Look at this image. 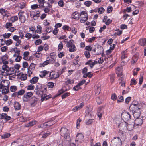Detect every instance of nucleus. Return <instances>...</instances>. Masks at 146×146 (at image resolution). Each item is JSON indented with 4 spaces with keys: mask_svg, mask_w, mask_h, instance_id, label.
<instances>
[{
    "mask_svg": "<svg viewBox=\"0 0 146 146\" xmlns=\"http://www.w3.org/2000/svg\"><path fill=\"white\" fill-rule=\"evenodd\" d=\"M63 45L62 42H60L58 45V50L60 51L63 48Z\"/></svg>",
    "mask_w": 146,
    "mask_h": 146,
    "instance_id": "nucleus-48",
    "label": "nucleus"
},
{
    "mask_svg": "<svg viewBox=\"0 0 146 146\" xmlns=\"http://www.w3.org/2000/svg\"><path fill=\"white\" fill-rule=\"evenodd\" d=\"M84 4L87 7H90L92 4V2L90 1H87L84 2Z\"/></svg>",
    "mask_w": 146,
    "mask_h": 146,
    "instance_id": "nucleus-53",
    "label": "nucleus"
},
{
    "mask_svg": "<svg viewBox=\"0 0 146 146\" xmlns=\"http://www.w3.org/2000/svg\"><path fill=\"white\" fill-rule=\"evenodd\" d=\"M143 123V119L137 118L134 121V125H141Z\"/></svg>",
    "mask_w": 146,
    "mask_h": 146,
    "instance_id": "nucleus-17",
    "label": "nucleus"
},
{
    "mask_svg": "<svg viewBox=\"0 0 146 146\" xmlns=\"http://www.w3.org/2000/svg\"><path fill=\"white\" fill-rule=\"evenodd\" d=\"M14 107L15 110H19L21 109V105L19 102H16L15 103Z\"/></svg>",
    "mask_w": 146,
    "mask_h": 146,
    "instance_id": "nucleus-27",
    "label": "nucleus"
},
{
    "mask_svg": "<svg viewBox=\"0 0 146 146\" xmlns=\"http://www.w3.org/2000/svg\"><path fill=\"white\" fill-rule=\"evenodd\" d=\"M138 102L137 101H134L130 106L129 108L131 110L140 108L138 107Z\"/></svg>",
    "mask_w": 146,
    "mask_h": 146,
    "instance_id": "nucleus-9",
    "label": "nucleus"
},
{
    "mask_svg": "<svg viewBox=\"0 0 146 146\" xmlns=\"http://www.w3.org/2000/svg\"><path fill=\"white\" fill-rule=\"evenodd\" d=\"M139 43L141 46H145L146 44V38L140 39L139 40Z\"/></svg>",
    "mask_w": 146,
    "mask_h": 146,
    "instance_id": "nucleus-25",
    "label": "nucleus"
},
{
    "mask_svg": "<svg viewBox=\"0 0 146 146\" xmlns=\"http://www.w3.org/2000/svg\"><path fill=\"white\" fill-rule=\"evenodd\" d=\"M37 98L35 97H32L29 101V104L32 107L35 106L37 104Z\"/></svg>",
    "mask_w": 146,
    "mask_h": 146,
    "instance_id": "nucleus-12",
    "label": "nucleus"
},
{
    "mask_svg": "<svg viewBox=\"0 0 146 146\" xmlns=\"http://www.w3.org/2000/svg\"><path fill=\"white\" fill-rule=\"evenodd\" d=\"M25 90L23 89H21L19 91L17 92V93L19 95H23L25 93Z\"/></svg>",
    "mask_w": 146,
    "mask_h": 146,
    "instance_id": "nucleus-61",
    "label": "nucleus"
},
{
    "mask_svg": "<svg viewBox=\"0 0 146 146\" xmlns=\"http://www.w3.org/2000/svg\"><path fill=\"white\" fill-rule=\"evenodd\" d=\"M116 32H115L114 34L115 35L119 36L122 34V31L121 30H120L118 29L116 30Z\"/></svg>",
    "mask_w": 146,
    "mask_h": 146,
    "instance_id": "nucleus-41",
    "label": "nucleus"
},
{
    "mask_svg": "<svg viewBox=\"0 0 146 146\" xmlns=\"http://www.w3.org/2000/svg\"><path fill=\"white\" fill-rule=\"evenodd\" d=\"M73 44L74 40H73L71 39L68 42H67V43L66 45V46L67 48H69L72 46V47H73L72 49H74V48H75V46Z\"/></svg>",
    "mask_w": 146,
    "mask_h": 146,
    "instance_id": "nucleus-21",
    "label": "nucleus"
},
{
    "mask_svg": "<svg viewBox=\"0 0 146 146\" xmlns=\"http://www.w3.org/2000/svg\"><path fill=\"white\" fill-rule=\"evenodd\" d=\"M11 135L9 133H7L3 134L1 136V137L2 139H5L8 138Z\"/></svg>",
    "mask_w": 146,
    "mask_h": 146,
    "instance_id": "nucleus-38",
    "label": "nucleus"
},
{
    "mask_svg": "<svg viewBox=\"0 0 146 146\" xmlns=\"http://www.w3.org/2000/svg\"><path fill=\"white\" fill-rule=\"evenodd\" d=\"M111 98L112 100L113 101L115 100L117 98L116 94L115 93L112 94L111 96Z\"/></svg>",
    "mask_w": 146,
    "mask_h": 146,
    "instance_id": "nucleus-50",
    "label": "nucleus"
},
{
    "mask_svg": "<svg viewBox=\"0 0 146 146\" xmlns=\"http://www.w3.org/2000/svg\"><path fill=\"white\" fill-rule=\"evenodd\" d=\"M40 13L39 12L36 13H34L33 11H31L30 12V15L31 17H33L34 20H35L39 16Z\"/></svg>",
    "mask_w": 146,
    "mask_h": 146,
    "instance_id": "nucleus-19",
    "label": "nucleus"
},
{
    "mask_svg": "<svg viewBox=\"0 0 146 146\" xmlns=\"http://www.w3.org/2000/svg\"><path fill=\"white\" fill-rule=\"evenodd\" d=\"M122 142L119 137H114L111 141V146H121Z\"/></svg>",
    "mask_w": 146,
    "mask_h": 146,
    "instance_id": "nucleus-1",
    "label": "nucleus"
},
{
    "mask_svg": "<svg viewBox=\"0 0 146 146\" xmlns=\"http://www.w3.org/2000/svg\"><path fill=\"white\" fill-rule=\"evenodd\" d=\"M127 57V51L125 50L122 53L121 58L123 59Z\"/></svg>",
    "mask_w": 146,
    "mask_h": 146,
    "instance_id": "nucleus-30",
    "label": "nucleus"
},
{
    "mask_svg": "<svg viewBox=\"0 0 146 146\" xmlns=\"http://www.w3.org/2000/svg\"><path fill=\"white\" fill-rule=\"evenodd\" d=\"M18 7L21 9L24 8L25 7V4L24 3H21L17 4Z\"/></svg>",
    "mask_w": 146,
    "mask_h": 146,
    "instance_id": "nucleus-36",
    "label": "nucleus"
},
{
    "mask_svg": "<svg viewBox=\"0 0 146 146\" xmlns=\"http://www.w3.org/2000/svg\"><path fill=\"white\" fill-rule=\"evenodd\" d=\"M1 117L2 119H5L7 121L10 120L11 119V117L8 116L7 114L5 113H2Z\"/></svg>",
    "mask_w": 146,
    "mask_h": 146,
    "instance_id": "nucleus-20",
    "label": "nucleus"
},
{
    "mask_svg": "<svg viewBox=\"0 0 146 146\" xmlns=\"http://www.w3.org/2000/svg\"><path fill=\"white\" fill-rule=\"evenodd\" d=\"M31 7L32 9L33 10L38 8H40V7H39V5L37 4H34L31 5Z\"/></svg>",
    "mask_w": 146,
    "mask_h": 146,
    "instance_id": "nucleus-37",
    "label": "nucleus"
},
{
    "mask_svg": "<svg viewBox=\"0 0 146 146\" xmlns=\"http://www.w3.org/2000/svg\"><path fill=\"white\" fill-rule=\"evenodd\" d=\"M84 137L83 134L82 133H78L76 135V141L82 143L84 141Z\"/></svg>",
    "mask_w": 146,
    "mask_h": 146,
    "instance_id": "nucleus-13",
    "label": "nucleus"
},
{
    "mask_svg": "<svg viewBox=\"0 0 146 146\" xmlns=\"http://www.w3.org/2000/svg\"><path fill=\"white\" fill-rule=\"evenodd\" d=\"M81 17L80 22L82 23H84L88 19V14L85 11H82L81 13Z\"/></svg>",
    "mask_w": 146,
    "mask_h": 146,
    "instance_id": "nucleus-5",
    "label": "nucleus"
},
{
    "mask_svg": "<svg viewBox=\"0 0 146 146\" xmlns=\"http://www.w3.org/2000/svg\"><path fill=\"white\" fill-rule=\"evenodd\" d=\"M27 75L26 74H22L20 77V79L22 80H25L27 78Z\"/></svg>",
    "mask_w": 146,
    "mask_h": 146,
    "instance_id": "nucleus-40",
    "label": "nucleus"
},
{
    "mask_svg": "<svg viewBox=\"0 0 146 146\" xmlns=\"http://www.w3.org/2000/svg\"><path fill=\"white\" fill-rule=\"evenodd\" d=\"M96 50L97 51V54L98 55L100 54L103 52V48L101 46H98L97 47Z\"/></svg>",
    "mask_w": 146,
    "mask_h": 146,
    "instance_id": "nucleus-28",
    "label": "nucleus"
},
{
    "mask_svg": "<svg viewBox=\"0 0 146 146\" xmlns=\"http://www.w3.org/2000/svg\"><path fill=\"white\" fill-rule=\"evenodd\" d=\"M70 31L73 33H74L75 35H76V34L77 31V29L75 28L74 27H72V28H71Z\"/></svg>",
    "mask_w": 146,
    "mask_h": 146,
    "instance_id": "nucleus-44",
    "label": "nucleus"
},
{
    "mask_svg": "<svg viewBox=\"0 0 146 146\" xmlns=\"http://www.w3.org/2000/svg\"><path fill=\"white\" fill-rule=\"evenodd\" d=\"M80 13L77 11L73 13L72 15V18L78 20L80 17Z\"/></svg>",
    "mask_w": 146,
    "mask_h": 146,
    "instance_id": "nucleus-18",
    "label": "nucleus"
},
{
    "mask_svg": "<svg viewBox=\"0 0 146 146\" xmlns=\"http://www.w3.org/2000/svg\"><path fill=\"white\" fill-rule=\"evenodd\" d=\"M134 120L133 119H131L127 123V130L131 131L132 130L134 127Z\"/></svg>",
    "mask_w": 146,
    "mask_h": 146,
    "instance_id": "nucleus-4",
    "label": "nucleus"
},
{
    "mask_svg": "<svg viewBox=\"0 0 146 146\" xmlns=\"http://www.w3.org/2000/svg\"><path fill=\"white\" fill-rule=\"evenodd\" d=\"M84 102L81 103L79 105H78L77 106V108L78 110L82 108L84 105Z\"/></svg>",
    "mask_w": 146,
    "mask_h": 146,
    "instance_id": "nucleus-64",
    "label": "nucleus"
},
{
    "mask_svg": "<svg viewBox=\"0 0 146 146\" xmlns=\"http://www.w3.org/2000/svg\"><path fill=\"white\" fill-rule=\"evenodd\" d=\"M42 88V85L39 83L38 84V85H37L36 88L35 89V92H37L38 91H39Z\"/></svg>",
    "mask_w": 146,
    "mask_h": 146,
    "instance_id": "nucleus-33",
    "label": "nucleus"
},
{
    "mask_svg": "<svg viewBox=\"0 0 146 146\" xmlns=\"http://www.w3.org/2000/svg\"><path fill=\"white\" fill-rule=\"evenodd\" d=\"M74 81L73 80L67 79L66 81H65V84L66 85H68L69 84L74 83Z\"/></svg>",
    "mask_w": 146,
    "mask_h": 146,
    "instance_id": "nucleus-34",
    "label": "nucleus"
},
{
    "mask_svg": "<svg viewBox=\"0 0 146 146\" xmlns=\"http://www.w3.org/2000/svg\"><path fill=\"white\" fill-rule=\"evenodd\" d=\"M121 116L124 121H127L130 119L131 116L129 113L125 111L122 113Z\"/></svg>",
    "mask_w": 146,
    "mask_h": 146,
    "instance_id": "nucleus-6",
    "label": "nucleus"
},
{
    "mask_svg": "<svg viewBox=\"0 0 146 146\" xmlns=\"http://www.w3.org/2000/svg\"><path fill=\"white\" fill-rule=\"evenodd\" d=\"M8 58V56L7 55H5L1 57L0 59V60H2V62H3V61L6 60Z\"/></svg>",
    "mask_w": 146,
    "mask_h": 146,
    "instance_id": "nucleus-51",
    "label": "nucleus"
},
{
    "mask_svg": "<svg viewBox=\"0 0 146 146\" xmlns=\"http://www.w3.org/2000/svg\"><path fill=\"white\" fill-rule=\"evenodd\" d=\"M18 19V17L17 16L12 17L10 19V21L12 22H14L15 21L17 20Z\"/></svg>",
    "mask_w": 146,
    "mask_h": 146,
    "instance_id": "nucleus-42",
    "label": "nucleus"
},
{
    "mask_svg": "<svg viewBox=\"0 0 146 146\" xmlns=\"http://www.w3.org/2000/svg\"><path fill=\"white\" fill-rule=\"evenodd\" d=\"M54 124V122L52 120L50 121L47 122V124H46V126H50Z\"/></svg>",
    "mask_w": 146,
    "mask_h": 146,
    "instance_id": "nucleus-58",
    "label": "nucleus"
},
{
    "mask_svg": "<svg viewBox=\"0 0 146 146\" xmlns=\"http://www.w3.org/2000/svg\"><path fill=\"white\" fill-rule=\"evenodd\" d=\"M118 98L117 100V103L122 102L124 101L123 97L122 96H118Z\"/></svg>",
    "mask_w": 146,
    "mask_h": 146,
    "instance_id": "nucleus-35",
    "label": "nucleus"
},
{
    "mask_svg": "<svg viewBox=\"0 0 146 146\" xmlns=\"http://www.w3.org/2000/svg\"><path fill=\"white\" fill-rule=\"evenodd\" d=\"M45 0H38V2L39 4V5L41 8L44 7V3H45Z\"/></svg>",
    "mask_w": 146,
    "mask_h": 146,
    "instance_id": "nucleus-29",
    "label": "nucleus"
},
{
    "mask_svg": "<svg viewBox=\"0 0 146 146\" xmlns=\"http://www.w3.org/2000/svg\"><path fill=\"white\" fill-rule=\"evenodd\" d=\"M71 27L67 25H64L62 27V29L64 30H66L68 31H70Z\"/></svg>",
    "mask_w": 146,
    "mask_h": 146,
    "instance_id": "nucleus-39",
    "label": "nucleus"
},
{
    "mask_svg": "<svg viewBox=\"0 0 146 146\" xmlns=\"http://www.w3.org/2000/svg\"><path fill=\"white\" fill-rule=\"evenodd\" d=\"M2 69L4 71H8L9 67L7 65H3L2 66Z\"/></svg>",
    "mask_w": 146,
    "mask_h": 146,
    "instance_id": "nucleus-47",
    "label": "nucleus"
},
{
    "mask_svg": "<svg viewBox=\"0 0 146 146\" xmlns=\"http://www.w3.org/2000/svg\"><path fill=\"white\" fill-rule=\"evenodd\" d=\"M17 90V88L15 86H11L10 87V90L11 92H15Z\"/></svg>",
    "mask_w": 146,
    "mask_h": 146,
    "instance_id": "nucleus-46",
    "label": "nucleus"
},
{
    "mask_svg": "<svg viewBox=\"0 0 146 146\" xmlns=\"http://www.w3.org/2000/svg\"><path fill=\"white\" fill-rule=\"evenodd\" d=\"M7 10H5L3 9H0V13L4 16H6L7 14Z\"/></svg>",
    "mask_w": 146,
    "mask_h": 146,
    "instance_id": "nucleus-32",
    "label": "nucleus"
},
{
    "mask_svg": "<svg viewBox=\"0 0 146 146\" xmlns=\"http://www.w3.org/2000/svg\"><path fill=\"white\" fill-rule=\"evenodd\" d=\"M58 3V5L61 7H63L64 5V3L62 0H59Z\"/></svg>",
    "mask_w": 146,
    "mask_h": 146,
    "instance_id": "nucleus-49",
    "label": "nucleus"
},
{
    "mask_svg": "<svg viewBox=\"0 0 146 146\" xmlns=\"http://www.w3.org/2000/svg\"><path fill=\"white\" fill-rule=\"evenodd\" d=\"M13 43V41L11 39H9L7 40L6 41H5V44L7 45H9Z\"/></svg>",
    "mask_w": 146,
    "mask_h": 146,
    "instance_id": "nucleus-56",
    "label": "nucleus"
},
{
    "mask_svg": "<svg viewBox=\"0 0 146 146\" xmlns=\"http://www.w3.org/2000/svg\"><path fill=\"white\" fill-rule=\"evenodd\" d=\"M132 111H133V115L134 118H139L141 112L140 109L138 108L136 110H132Z\"/></svg>",
    "mask_w": 146,
    "mask_h": 146,
    "instance_id": "nucleus-11",
    "label": "nucleus"
},
{
    "mask_svg": "<svg viewBox=\"0 0 146 146\" xmlns=\"http://www.w3.org/2000/svg\"><path fill=\"white\" fill-rule=\"evenodd\" d=\"M36 122L35 121H31L26 125V127H29L30 126H32L36 124Z\"/></svg>",
    "mask_w": 146,
    "mask_h": 146,
    "instance_id": "nucleus-31",
    "label": "nucleus"
},
{
    "mask_svg": "<svg viewBox=\"0 0 146 146\" xmlns=\"http://www.w3.org/2000/svg\"><path fill=\"white\" fill-rule=\"evenodd\" d=\"M38 79L39 78L38 77H34L31 80H30V82L31 84H35L37 82Z\"/></svg>",
    "mask_w": 146,
    "mask_h": 146,
    "instance_id": "nucleus-26",
    "label": "nucleus"
},
{
    "mask_svg": "<svg viewBox=\"0 0 146 146\" xmlns=\"http://www.w3.org/2000/svg\"><path fill=\"white\" fill-rule=\"evenodd\" d=\"M98 63L97 61L96 60H94L92 61L90 60L88 61L85 64L86 65H88L89 66L90 68H92L93 66L95 64H97Z\"/></svg>",
    "mask_w": 146,
    "mask_h": 146,
    "instance_id": "nucleus-15",
    "label": "nucleus"
},
{
    "mask_svg": "<svg viewBox=\"0 0 146 146\" xmlns=\"http://www.w3.org/2000/svg\"><path fill=\"white\" fill-rule=\"evenodd\" d=\"M54 1V0H48L47 4L48 5L49 7L48 8H46V13H49L50 11H51V10L52 5L50 4L53 3Z\"/></svg>",
    "mask_w": 146,
    "mask_h": 146,
    "instance_id": "nucleus-16",
    "label": "nucleus"
},
{
    "mask_svg": "<svg viewBox=\"0 0 146 146\" xmlns=\"http://www.w3.org/2000/svg\"><path fill=\"white\" fill-rule=\"evenodd\" d=\"M60 133L61 136L65 139H69L70 138L69 134L66 128L62 127L60 130Z\"/></svg>",
    "mask_w": 146,
    "mask_h": 146,
    "instance_id": "nucleus-3",
    "label": "nucleus"
},
{
    "mask_svg": "<svg viewBox=\"0 0 146 146\" xmlns=\"http://www.w3.org/2000/svg\"><path fill=\"white\" fill-rule=\"evenodd\" d=\"M56 59V56L54 53H50L46 58V65L54 62Z\"/></svg>",
    "mask_w": 146,
    "mask_h": 146,
    "instance_id": "nucleus-2",
    "label": "nucleus"
},
{
    "mask_svg": "<svg viewBox=\"0 0 146 146\" xmlns=\"http://www.w3.org/2000/svg\"><path fill=\"white\" fill-rule=\"evenodd\" d=\"M35 87L34 86L33 84H30L29 85L27 86V89L29 90H32L34 89Z\"/></svg>",
    "mask_w": 146,
    "mask_h": 146,
    "instance_id": "nucleus-57",
    "label": "nucleus"
},
{
    "mask_svg": "<svg viewBox=\"0 0 146 146\" xmlns=\"http://www.w3.org/2000/svg\"><path fill=\"white\" fill-rule=\"evenodd\" d=\"M35 64L33 63H31L29 67L28 68V76H30L32 73V71L34 70L35 67Z\"/></svg>",
    "mask_w": 146,
    "mask_h": 146,
    "instance_id": "nucleus-10",
    "label": "nucleus"
},
{
    "mask_svg": "<svg viewBox=\"0 0 146 146\" xmlns=\"http://www.w3.org/2000/svg\"><path fill=\"white\" fill-rule=\"evenodd\" d=\"M22 57L19 55H17L16 58L15 59V61L16 62H19L22 59Z\"/></svg>",
    "mask_w": 146,
    "mask_h": 146,
    "instance_id": "nucleus-63",
    "label": "nucleus"
},
{
    "mask_svg": "<svg viewBox=\"0 0 146 146\" xmlns=\"http://www.w3.org/2000/svg\"><path fill=\"white\" fill-rule=\"evenodd\" d=\"M84 54L87 58H88L90 56V55L89 51H86L84 52Z\"/></svg>",
    "mask_w": 146,
    "mask_h": 146,
    "instance_id": "nucleus-54",
    "label": "nucleus"
},
{
    "mask_svg": "<svg viewBox=\"0 0 146 146\" xmlns=\"http://www.w3.org/2000/svg\"><path fill=\"white\" fill-rule=\"evenodd\" d=\"M80 86L78 84L75 86L73 87V90L77 91H78L79 89L80 88Z\"/></svg>",
    "mask_w": 146,
    "mask_h": 146,
    "instance_id": "nucleus-59",
    "label": "nucleus"
},
{
    "mask_svg": "<svg viewBox=\"0 0 146 146\" xmlns=\"http://www.w3.org/2000/svg\"><path fill=\"white\" fill-rule=\"evenodd\" d=\"M41 78H43L46 76V70L40 72L39 74Z\"/></svg>",
    "mask_w": 146,
    "mask_h": 146,
    "instance_id": "nucleus-55",
    "label": "nucleus"
},
{
    "mask_svg": "<svg viewBox=\"0 0 146 146\" xmlns=\"http://www.w3.org/2000/svg\"><path fill=\"white\" fill-rule=\"evenodd\" d=\"M9 92V90L8 87H7V88H3V89L2 90V92L3 94H5L8 93Z\"/></svg>",
    "mask_w": 146,
    "mask_h": 146,
    "instance_id": "nucleus-45",
    "label": "nucleus"
},
{
    "mask_svg": "<svg viewBox=\"0 0 146 146\" xmlns=\"http://www.w3.org/2000/svg\"><path fill=\"white\" fill-rule=\"evenodd\" d=\"M47 86L48 88H52L54 86V83L52 82H49L48 83Z\"/></svg>",
    "mask_w": 146,
    "mask_h": 146,
    "instance_id": "nucleus-62",
    "label": "nucleus"
},
{
    "mask_svg": "<svg viewBox=\"0 0 146 146\" xmlns=\"http://www.w3.org/2000/svg\"><path fill=\"white\" fill-rule=\"evenodd\" d=\"M33 95V93L32 92H29L25 94L23 96V101L24 102H28L29 101V98Z\"/></svg>",
    "mask_w": 146,
    "mask_h": 146,
    "instance_id": "nucleus-8",
    "label": "nucleus"
},
{
    "mask_svg": "<svg viewBox=\"0 0 146 146\" xmlns=\"http://www.w3.org/2000/svg\"><path fill=\"white\" fill-rule=\"evenodd\" d=\"M59 74L58 72L54 71L51 72L49 73V79L56 78L58 77Z\"/></svg>",
    "mask_w": 146,
    "mask_h": 146,
    "instance_id": "nucleus-14",
    "label": "nucleus"
},
{
    "mask_svg": "<svg viewBox=\"0 0 146 146\" xmlns=\"http://www.w3.org/2000/svg\"><path fill=\"white\" fill-rule=\"evenodd\" d=\"M127 123L125 121L123 122L120 123L118 125V128L121 131H125L127 130Z\"/></svg>",
    "mask_w": 146,
    "mask_h": 146,
    "instance_id": "nucleus-7",
    "label": "nucleus"
},
{
    "mask_svg": "<svg viewBox=\"0 0 146 146\" xmlns=\"http://www.w3.org/2000/svg\"><path fill=\"white\" fill-rule=\"evenodd\" d=\"M42 27L40 25H38L37 26V29L36 30L37 33H40L42 31Z\"/></svg>",
    "mask_w": 146,
    "mask_h": 146,
    "instance_id": "nucleus-52",
    "label": "nucleus"
},
{
    "mask_svg": "<svg viewBox=\"0 0 146 146\" xmlns=\"http://www.w3.org/2000/svg\"><path fill=\"white\" fill-rule=\"evenodd\" d=\"M116 73L119 76H120L122 75V72H121V68L120 67H117L116 68Z\"/></svg>",
    "mask_w": 146,
    "mask_h": 146,
    "instance_id": "nucleus-23",
    "label": "nucleus"
},
{
    "mask_svg": "<svg viewBox=\"0 0 146 146\" xmlns=\"http://www.w3.org/2000/svg\"><path fill=\"white\" fill-rule=\"evenodd\" d=\"M15 69L14 67L9 68L8 69V73H7V75H11L13 74L14 72Z\"/></svg>",
    "mask_w": 146,
    "mask_h": 146,
    "instance_id": "nucleus-24",
    "label": "nucleus"
},
{
    "mask_svg": "<svg viewBox=\"0 0 146 146\" xmlns=\"http://www.w3.org/2000/svg\"><path fill=\"white\" fill-rule=\"evenodd\" d=\"M23 13L24 12H19L18 13V15H19V19L20 20H21V21H23L24 22L25 20V16L22 15V13Z\"/></svg>",
    "mask_w": 146,
    "mask_h": 146,
    "instance_id": "nucleus-22",
    "label": "nucleus"
},
{
    "mask_svg": "<svg viewBox=\"0 0 146 146\" xmlns=\"http://www.w3.org/2000/svg\"><path fill=\"white\" fill-rule=\"evenodd\" d=\"M98 12L100 14L102 13L104 11V9L102 7L99 8L98 9Z\"/></svg>",
    "mask_w": 146,
    "mask_h": 146,
    "instance_id": "nucleus-43",
    "label": "nucleus"
},
{
    "mask_svg": "<svg viewBox=\"0 0 146 146\" xmlns=\"http://www.w3.org/2000/svg\"><path fill=\"white\" fill-rule=\"evenodd\" d=\"M12 26V23L10 22H7L5 24V27L7 29L10 28Z\"/></svg>",
    "mask_w": 146,
    "mask_h": 146,
    "instance_id": "nucleus-60",
    "label": "nucleus"
}]
</instances>
